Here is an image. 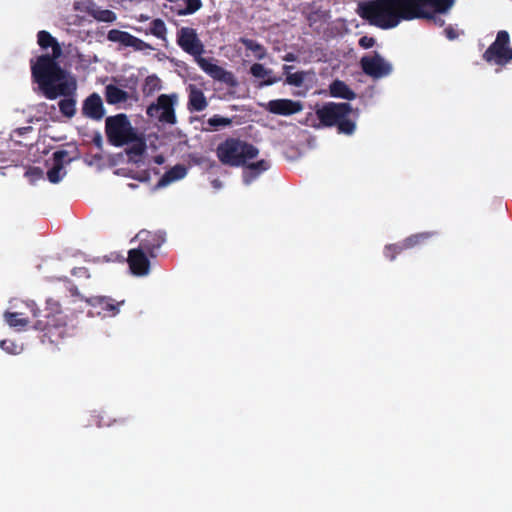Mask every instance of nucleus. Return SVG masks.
Segmentation results:
<instances>
[{
  "mask_svg": "<svg viewBox=\"0 0 512 512\" xmlns=\"http://www.w3.org/2000/svg\"><path fill=\"white\" fill-rule=\"evenodd\" d=\"M34 81L47 99L54 100L58 96H72L76 91L75 80L63 81L66 77L61 66L49 54L41 55L31 65Z\"/></svg>",
  "mask_w": 512,
  "mask_h": 512,
  "instance_id": "obj_1",
  "label": "nucleus"
},
{
  "mask_svg": "<svg viewBox=\"0 0 512 512\" xmlns=\"http://www.w3.org/2000/svg\"><path fill=\"white\" fill-rule=\"evenodd\" d=\"M358 15L383 30L395 28L402 21H411L406 0H367L360 2Z\"/></svg>",
  "mask_w": 512,
  "mask_h": 512,
  "instance_id": "obj_2",
  "label": "nucleus"
},
{
  "mask_svg": "<svg viewBox=\"0 0 512 512\" xmlns=\"http://www.w3.org/2000/svg\"><path fill=\"white\" fill-rule=\"evenodd\" d=\"M177 44L187 54L193 56L198 66L212 79L225 83L229 87H236L238 81L231 71L212 63L213 59L202 57L205 52L204 45L194 28L182 27L177 31Z\"/></svg>",
  "mask_w": 512,
  "mask_h": 512,
  "instance_id": "obj_3",
  "label": "nucleus"
},
{
  "mask_svg": "<svg viewBox=\"0 0 512 512\" xmlns=\"http://www.w3.org/2000/svg\"><path fill=\"white\" fill-rule=\"evenodd\" d=\"M27 309L36 319L33 328L44 333V337L51 342H57L65 334L67 316L64 314L58 301L49 298L46 307L40 310L34 301L25 302Z\"/></svg>",
  "mask_w": 512,
  "mask_h": 512,
  "instance_id": "obj_4",
  "label": "nucleus"
},
{
  "mask_svg": "<svg viewBox=\"0 0 512 512\" xmlns=\"http://www.w3.org/2000/svg\"><path fill=\"white\" fill-rule=\"evenodd\" d=\"M316 116L324 127H336L339 134L352 135L356 130L358 109L348 102H327L316 110Z\"/></svg>",
  "mask_w": 512,
  "mask_h": 512,
  "instance_id": "obj_5",
  "label": "nucleus"
},
{
  "mask_svg": "<svg viewBox=\"0 0 512 512\" xmlns=\"http://www.w3.org/2000/svg\"><path fill=\"white\" fill-rule=\"evenodd\" d=\"M259 150L253 144L238 138H227L216 148V155L223 165L230 167L245 166L247 160L258 156Z\"/></svg>",
  "mask_w": 512,
  "mask_h": 512,
  "instance_id": "obj_6",
  "label": "nucleus"
},
{
  "mask_svg": "<svg viewBox=\"0 0 512 512\" xmlns=\"http://www.w3.org/2000/svg\"><path fill=\"white\" fill-rule=\"evenodd\" d=\"M135 132H137L136 129L124 113L109 116L105 120L107 139L115 147L128 145L129 141L135 139Z\"/></svg>",
  "mask_w": 512,
  "mask_h": 512,
  "instance_id": "obj_7",
  "label": "nucleus"
},
{
  "mask_svg": "<svg viewBox=\"0 0 512 512\" xmlns=\"http://www.w3.org/2000/svg\"><path fill=\"white\" fill-rule=\"evenodd\" d=\"M484 61L489 64L506 66L512 61V46L510 35L506 30L497 32L494 42L485 50L482 55Z\"/></svg>",
  "mask_w": 512,
  "mask_h": 512,
  "instance_id": "obj_8",
  "label": "nucleus"
},
{
  "mask_svg": "<svg viewBox=\"0 0 512 512\" xmlns=\"http://www.w3.org/2000/svg\"><path fill=\"white\" fill-rule=\"evenodd\" d=\"M456 0H406L411 20L431 18L434 13H449Z\"/></svg>",
  "mask_w": 512,
  "mask_h": 512,
  "instance_id": "obj_9",
  "label": "nucleus"
},
{
  "mask_svg": "<svg viewBox=\"0 0 512 512\" xmlns=\"http://www.w3.org/2000/svg\"><path fill=\"white\" fill-rule=\"evenodd\" d=\"M176 95L161 94L156 103H152L147 107L146 113L149 117H157L162 123L175 124L176 115L174 105L176 103Z\"/></svg>",
  "mask_w": 512,
  "mask_h": 512,
  "instance_id": "obj_10",
  "label": "nucleus"
},
{
  "mask_svg": "<svg viewBox=\"0 0 512 512\" xmlns=\"http://www.w3.org/2000/svg\"><path fill=\"white\" fill-rule=\"evenodd\" d=\"M360 66L366 75L374 79L386 77L393 70L392 65L377 52H374L372 56H363L360 60Z\"/></svg>",
  "mask_w": 512,
  "mask_h": 512,
  "instance_id": "obj_11",
  "label": "nucleus"
},
{
  "mask_svg": "<svg viewBox=\"0 0 512 512\" xmlns=\"http://www.w3.org/2000/svg\"><path fill=\"white\" fill-rule=\"evenodd\" d=\"M81 301L91 307L88 314L92 316H115L119 312V305L123 303V301L115 302L114 299L107 296L81 297Z\"/></svg>",
  "mask_w": 512,
  "mask_h": 512,
  "instance_id": "obj_12",
  "label": "nucleus"
},
{
  "mask_svg": "<svg viewBox=\"0 0 512 512\" xmlns=\"http://www.w3.org/2000/svg\"><path fill=\"white\" fill-rule=\"evenodd\" d=\"M136 238L139 240L138 248L145 251L150 258H155L157 257V251L166 241V234L163 231L141 230Z\"/></svg>",
  "mask_w": 512,
  "mask_h": 512,
  "instance_id": "obj_13",
  "label": "nucleus"
},
{
  "mask_svg": "<svg viewBox=\"0 0 512 512\" xmlns=\"http://www.w3.org/2000/svg\"><path fill=\"white\" fill-rule=\"evenodd\" d=\"M150 256L140 248L130 249L128 251L127 262L131 273L142 277L150 272Z\"/></svg>",
  "mask_w": 512,
  "mask_h": 512,
  "instance_id": "obj_14",
  "label": "nucleus"
},
{
  "mask_svg": "<svg viewBox=\"0 0 512 512\" xmlns=\"http://www.w3.org/2000/svg\"><path fill=\"white\" fill-rule=\"evenodd\" d=\"M107 39L111 42L119 43L124 47H132L136 51L151 49V46L134 35L118 29H111L107 34Z\"/></svg>",
  "mask_w": 512,
  "mask_h": 512,
  "instance_id": "obj_15",
  "label": "nucleus"
},
{
  "mask_svg": "<svg viewBox=\"0 0 512 512\" xmlns=\"http://www.w3.org/2000/svg\"><path fill=\"white\" fill-rule=\"evenodd\" d=\"M82 115L86 118L99 121L105 115L103 101L96 92L90 94L82 104Z\"/></svg>",
  "mask_w": 512,
  "mask_h": 512,
  "instance_id": "obj_16",
  "label": "nucleus"
},
{
  "mask_svg": "<svg viewBox=\"0 0 512 512\" xmlns=\"http://www.w3.org/2000/svg\"><path fill=\"white\" fill-rule=\"evenodd\" d=\"M303 109L299 101L291 99H275L266 105V110L272 114L290 116L300 112Z\"/></svg>",
  "mask_w": 512,
  "mask_h": 512,
  "instance_id": "obj_17",
  "label": "nucleus"
},
{
  "mask_svg": "<svg viewBox=\"0 0 512 512\" xmlns=\"http://www.w3.org/2000/svg\"><path fill=\"white\" fill-rule=\"evenodd\" d=\"M69 153L66 150H57L53 153V167L48 170V180L56 184L62 180L66 172L64 171V165L71 162Z\"/></svg>",
  "mask_w": 512,
  "mask_h": 512,
  "instance_id": "obj_18",
  "label": "nucleus"
},
{
  "mask_svg": "<svg viewBox=\"0 0 512 512\" xmlns=\"http://www.w3.org/2000/svg\"><path fill=\"white\" fill-rule=\"evenodd\" d=\"M130 146L125 152L130 162L137 163L147 149L146 139L143 134L135 132V139L129 141Z\"/></svg>",
  "mask_w": 512,
  "mask_h": 512,
  "instance_id": "obj_19",
  "label": "nucleus"
},
{
  "mask_svg": "<svg viewBox=\"0 0 512 512\" xmlns=\"http://www.w3.org/2000/svg\"><path fill=\"white\" fill-rule=\"evenodd\" d=\"M208 106L207 99L203 91L199 88L191 86L188 96V110L190 112H201Z\"/></svg>",
  "mask_w": 512,
  "mask_h": 512,
  "instance_id": "obj_20",
  "label": "nucleus"
},
{
  "mask_svg": "<svg viewBox=\"0 0 512 512\" xmlns=\"http://www.w3.org/2000/svg\"><path fill=\"white\" fill-rule=\"evenodd\" d=\"M246 169L243 172V179L245 184L253 182L261 173L270 168V163L267 160H259L255 163L245 165Z\"/></svg>",
  "mask_w": 512,
  "mask_h": 512,
  "instance_id": "obj_21",
  "label": "nucleus"
},
{
  "mask_svg": "<svg viewBox=\"0 0 512 512\" xmlns=\"http://www.w3.org/2000/svg\"><path fill=\"white\" fill-rule=\"evenodd\" d=\"M37 42L42 49L52 48V55H50V57L54 60L61 55V47L59 43L48 31H39L37 34Z\"/></svg>",
  "mask_w": 512,
  "mask_h": 512,
  "instance_id": "obj_22",
  "label": "nucleus"
},
{
  "mask_svg": "<svg viewBox=\"0 0 512 512\" xmlns=\"http://www.w3.org/2000/svg\"><path fill=\"white\" fill-rule=\"evenodd\" d=\"M329 93L332 97L341 98L345 100H354L356 98V93L344 82L341 80H334L329 86Z\"/></svg>",
  "mask_w": 512,
  "mask_h": 512,
  "instance_id": "obj_23",
  "label": "nucleus"
},
{
  "mask_svg": "<svg viewBox=\"0 0 512 512\" xmlns=\"http://www.w3.org/2000/svg\"><path fill=\"white\" fill-rule=\"evenodd\" d=\"M187 174V168L184 165H175L165 172L157 183V187H165L168 184L184 178Z\"/></svg>",
  "mask_w": 512,
  "mask_h": 512,
  "instance_id": "obj_24",
  "label": "nucleus"
},
{
  "mask_svg": "<svg viewBox=\"0 0 512 512\" xmlns=\"http://www.w3.org/2000/svg\"><path fill=\"white\" fill-rule=\"evenodd\" d=\"M4 320L10 327L17 329L18 331L25 330L30 322L22 311H6L4 313Z\"/></svg>",
  "mask_w": 512,
  "mask_h": 512,
  "instance_id": "obj_25",
  "label": "nucleus"
},
{
  "mask_svg": "<svg viewBox=\"0 0 512 512\" xmlns=\"http://www.w3.org/2000/svg\"><path fill=\"white\" fill-rule=\"evenodd\" d=\"M105 98L108 104L115 105L126 102L129 95L125 90L116 85L109 84L105 87Z\"/></svg>",
  "mask_w": 512,
  "mask_h": 512,
  "instance_id": "obj_26",
  "label": "nucleus"
},
{
  "mask_svg": "<svg viewBox=\"0 0 512 512\" xmlns=\"http://www.w3.org/2000/svg\"><path fill=\"white\" fill-rule=\"evenodd\" d=\"M438 233L436 231H426L412 234L404 239V247L408 249L424 245L428 240L435 237Z\"/></svg>",
  "mask_w": 512,
  "mask_h": 512,
  "instance_id": "obj_27",
  "label": "nucleus"
},
{
  "mask_svg": "<svg viewBox=\"0 0 512 512\" xmlns=\"http://www.w3.org/2000/svg\"><path fill=\"white\" fill-rule=\"evenodd\" d=\"M87 13L99 22L112 23L117 19L116 14L112 10L102 9L96 5L89 7Z\"/></svg>",
  "mask_w": 512,
  "mask_h": 512,
  "instance_id": "obj_28",
  "label": "nucleus"
},
{
  "mask_svg": "<svg viewBox=\"0 0 512 512\" xmlns=\"http://www.w3.org/2000/svg\"><path fill=\"white\" fill-rule=\"evenodd\" d=\"M239 42L241 44H243L247 50L252 51L254 53V56L258 60H262L266 57V54H267L266 48L262 44L258 43L257 41H255L253 39L246 38V37H241L239 39Z\"/></svg>",
  "mask_w": 512,
  "mask_h": 512,
  "instance_id": "obj_29",
  "label": "nucleus"
},
{
  "mask_svg": "<svg viewBox=\"0 0 512 512\" xmlns=\"http://www.w3.org/2000/svg\"><path fill=\"white\" fill-rule=\"evenodd\" d=\"M292 68L293 66L289 65L283 66L284 73L286 74V83L295 87H301L305 81L307 73L305 71L290 73Z\"/></svg>",
  "mask_w": 512,
  "mask_h": 512,
  "instance_id": "obj_30",
  "label": "nucleus"
},
{
  "mask_svg": "<svg viewBox=\"0 0 512 512\" xmlns=\"http://www.w3.org/2000/svg\"><path fill=\"white\" fill-rule=\"evenodd\" d=\"M61 114L72 118L76 114V100L73 97L61 99L58 103Z\"/></svg>",
  "mask_w": 512,
  "mask_h": 512,
  "instance_id": "obj_31",
  "label": "nucleus"
},
{
  "mask_svg": "<svg viewBox=\"0 0 512 512\" xmlns=\"http://www.w3.org/2000/svg\"><path fill=\"white\" fill-rule=\"evenodd\" d=\"M149 32L153 36H155L159 39L165 40L167 28H166L164 21L160 18H156V19L152 20L150 23Z\"/></svg>",
  "mask_w": 512,
  "mask_h": 512,
  "instance_id": "obj_32",
  "label": "nucleus"
},
{
  "mask_svg": "<svg viewBox=\"0 0 512 512\" xmlns=\"http://www.w3.org/2000/svg\"><path fill=\"white\" fill-rule=\"evenodd\" d=\"M161 89V81L156 75H150L145 79L143 85L144 95H152L154 92Z\"/></svg>",
  "mask_w": 512,
  "mask_h": 512,
  "instance_id": "obj_33",
  "label": "nucleus"
},
{
  "mask_svg": "<svg viewBox=\"0 0 512 512\" xmlns=\"http://www.w3.org/2000/svg\"><path fill=\"white\" fill-rule=\"evenodd\" d=\"M407 250V247H404V240L395 244L386 245L384 248V255L390 261L395 260L396 256Z\"/></svg>",
  "mask_w": 512,
  "mask_h": 512,
  "instance_id": "obj_34",
  "label": "nucleus"
},
{
  "mask_svg": "<svg viewBox=\"0 0 512 512\" xmlns=\"http://www.w3.org/2000/svg\"><path fill=\"white\" fill-rule=\"evenodd\" d=\"M209 126L213 127L217 130L219 127L230 126L232 124V119L228 117H222L220 115H213L207 120Z\"/></svg>",
  "mask_w": 512,
  "mask_h": 512,
  "instance_id": "obj_35",
  "label": "nucleus"
},
{
  "mask_svg": "<svg viewBox=\"0 0 512 512\" xmlns=\"http://www.w3.org/2000/svg\"><path fill=\"white\" fill-rule=\"evenodd\" d=\"M185 8L180 11L181 15H190L198 11L202 7L201 0H184Z\"/></svg>",
  "mask_w": 512,
  "mask_h": 512,
  "instance_id": "obj_36",
  "label": "nucleus"
},
{
  "mask_svg": "<svg viewBox=\"0 0 512 512\" xmlns=\"http://www.w3.org/2000/svg\"><path fill=\"white\" fill-rule=\"evenodd\" d=\"M43 175V170L36 166L29 167L25 172V176L29 179L31 184H34L38 180L42 179Z\"/></svg>",
  "mask_w": 512,
  "mask_h": 512,
  "instance_id": "obj_37",
  "label": "nucleus"
},
{
  "mask_svg": "<svg viewBox=\"0 0 512 512\" xmlns=\"http://www.w3.org/2000/svg\"><path fill=\"white\" fill-rule=\"evenodd\" d=\"M250 73L255 78H265L272 73V70L266 69L262 64L255 63L250 67Z\"/></svg>",
  "mask_w": 512,
  "mask_h": 512,
  "instance_id": "obj_38",
  "label": "nucleus"
},
{
  "mask_svg": "<svg viewBox=\"0 0 512 512\" xmlns=\"http://www.w3.org/2000/svg\"><path fill=\"white\" fill-rule=\"evenodd\" d=\"M376 43L375 38L369 36H362L359 39V46L364 49L372 48Z\"/></svg>",
  "mask_w": 512,
  "mask_h": 512,
  "instance_id": "obj_39",
  "label": "nucleus"
},
{
  "mask_svg": "<svg viewBox=\"0 0 512 512\" xmlns=\"http://www.w3.org/2000/svg\"><path fill=\"white\" fill-rule=\"evenodd\" d=\"M444 34L446 38L450 41L457 39L460 35V33L451 25L447 26L444 29Z\"/></svg>",
  "mask_w": 512,
  "mask_h": 512,
  "instance_id": "obj_40",
  "label": "nucleus"
},
{
  "mask_svg": "<svg viewBox=\"0 0 512 512\" xmlns=\"http://www.w3.org/2000/svg\"><path fill=\"white\" fill-rule=\"evenodd\" d=\"M444 13H434V16L431 18H423L422 20H429L432 21L435 25L442 27L445 24V20L440 17V15H443Z\"/></svg>",
  "mask_w": 512,
  "mask_h": 512,
  "instance_id": "obj_41",
  "label": "nucleus"
},
{
  "mask_svg": "<svg viewBox=\"0 0 512 512\" xmlns=\"http://www.w3.org/2000/svg\"><path fill=\"white\" fill-rule=\"evenodd\" d=\"M68 290L70 291V293L73 295V296H77L81 299V297H84L83 295H81L79 293V290L77 288L76 285H74L71 281H68Z\"/></svg>",
  "mask_w": 512,
  "mask_h": 512,
  "instance_id": "obj_42",
  "label": "nucleus"
},
{
  "mask_svg": "<svg viewBox=\"0 0 512 512\" xmlns=\"http://www.w3.org/2000/svg\"><path fill=\"white\" fill-rule=\"evenodd\" d=\"M278 81V78H268L266 80H264L261 85L262 86H269V85H272L274 83H276Z\"/></svg>",
  "mask_w": 512,
  "mask_h": 512,
  "instance_id": "obj_43",
  "label": "nucleus"
},
{
  "mask_svg": "<svg viewBox=\"0 0 512 512\" xmlns=\"http://www.w3.org/2000/svg\"><path fill=\"white\" fill-rule=\"evenodd\" d=\"M7 159L4 157V153L0 152V168H4L6 166Z\"/></svg>",
  "mask_w": 512,
  "mask_h": 512,
  "instance_id": "obj_44",
  "label": "nucleus"
},
{
  "mask_svg": "<svg viewBox=\"0 0 512 512\" xmlns=\"http://www.w3.org/2000/svg\"><path fill=\"white\" fill-rule=\"evenodd\" d=\"M284 60L285 61H289V62L290 61H294L295 60V56L292 53H288V54L285 55Z\"/></svg>",
  "mask_w": 512,
  "mask_h": 512,
  "instance_id": "obj_45",
  "label": "nucleus"
},
{
  "mask_svg": "<svg viewBox=\"0 0 512 512\" xmlns=\"http://www.w3.org/2000/svg\"><path fill=\"white\" fill-rule=\"evenodd\" d=\"M7 344H8V341L3 340V341H1V342H0V347H1L2 349H4V350H9V347H8V345H7Z\"/></svg>",
  "mask_w": 512,
  "mask_h": 512,
  "instance_id": "obj_46",
  "label": "nucleus"
},
{
  "mask_svg": "<svg viewBox=\"0 0 512 512\" xmlns=\"http://www.w3.org/2000/svg\"><path fill=\"white\" fill-rule=\"evenodd\" d=\"M213 186L215 188H220L221 187V182L218 180V179H215L213 182H212Z\"/></svg>",
  "mask_w": 512,
  "mask_h": 512,
  "instance_id": "obj_47",
  "label": "nucleus"
},
{
  "mask_svg": "<svg viewBox=\"0 0 512 512\" xmlns=\"http://www.w3.org/2000/svg\"><path fill=\"white\" fill-rule=\"evenodd\" d=\"M164 161L163 157L162 156H157L155 158V162L158 163V164H162Z\"/></svg>",
  "mask_w": 512,
  "mask_h": 512,
  "instance_id": "obj_48",
  "label": "nucleus"
}]
</instances>
